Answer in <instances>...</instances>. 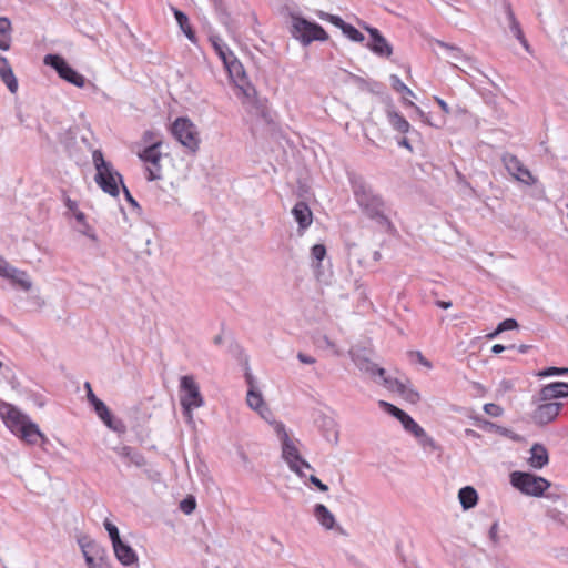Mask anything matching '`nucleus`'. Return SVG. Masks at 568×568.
Masks as SVG:
<instances>
[{"mask_svg": "<svg viewBox=\"0 0 568 568\" xmlns=\"http://www.w3.org/2000/svg\"><path fill=\"white\" fill-rule=\"evenodd\" d=\"M349 184L362 212L376 224L387 230L393 223L385 213L386 204L383 197L374 191L372 185L362 175L349 174Z\"/></svg>", "mask_w": 568, "mask_h": 568, "instance_id": "obj_1", "label": "nucleus"}, {"mask_svg": "<svg viewBox=\"0 0 568 568\" xmlns=\"http://www.w3.org/2000/svg\"><path fill=\"white\" fill-rule=\"evenodd\" d=\"M0 417L10 432L27 444L34 445L40 440L41 446L44 447V445L49 443V439L41 433L36 423L17 407L1 399Z\"/></svg>", "mask_w": 568, "mask_h": 568, "instance_id": "obj_2", "label": "nucleus"}, {"mask_svg": "<svg viewBox=\"0 0 568 568\" xmlns=\"http://www.w3.org/2000/svg\"><path fill=\"white\" fill-rule=\"evenodd\" d=\"M92 161L95 168L94 181L99 187L106 194L118 197L120 185H124L122 174L114 169L110 161H106L101 150H94Z\"/></svg>", "mask_w": 568, "mask_h": 568, "instance_id": "obj_3", "label": "nucleus"}, {"mask_svg": "<svg viewBox=\"0 0 568 568\" xmlns=\"http://www.w3.org/2000/svg\"><path fill=\"white\" fill-rule=\"evenodd\" d=\"M291 18L292 26L290 33L294 39L298 40L303 47H307L314 41L324 42L328 39L327 32L317 22L310 21L296 13H291Z\"/></svg>", "mask_w": 568, "mask_h": 568, "instance_id": "obj_4", "label": "nucleus"}, {"mask_svg": "<svg viewBox=\"0 0 568 568\" xmlns=\"http://www.w3.org/2000/svg\"><path fill=\"white\" fill-rule=\"evenodd\" d=\"M180 404L183 416L190 422L193 419V409L204 405L200 386L193 375H183L180 377Z\"/></svg>", "mask_w": 568, "mask_h": 568, "instance_id": "obj_5", "label": "nucleus"}, {"mask_svg": "<svg viewBox=\"0 0 568 568\" xmlns=\"http://www.w3.org/2000/svg\"><path fill=\"white\" fill-rule=\"evenodd\" d=\"M509 478L511 486L527 496L541 497L551 486L546 478L528 471H513Z\"/></svg>", "mask_w": 568, "mask_h": 568, "instance_id": "obj_6", "label": "nucleus"}, {"mask_svg": "<svg viewBox=\"0 0 568 568\" xmlns=\"http://www.w3.org/2000/svg\"><path fill=\"white\" fill-rule=\"evenodd\" d=\"M224 67L229 73L230 79L240 90L241 94L250 102H256L257 91L255 87L248 80L246 71L242 62L235 57L224 63Z\"/></svg>", "mask_w": 568, "mask_h": 568, "instance_id": "obj_7", "label": "nucleus"}, {"mask_svg": "<svg viewBox=\"0 0 568 568\" xmlns=\"http://www.w3.org/2000/svg\"><path fill=\"white\" fill-rule=\"evenodd\" d=\"M43 62L45 65L55 70L58 75L64 81L78 88H83L85 85V78L73 69L60 54L49 53L44 57Z\"/></svg>", "mask_w": 568, "mask_h": 568, "instance_id": "obj_8", "label": "nucleus"}, {"mask_svg": "<svg viewBox=\"0 0 568 568\" xmlns=\"http://www.w3.org/2000/svg\"><path fill=\"white\" fill-rule=\"evenodd\" d=\"M173 136L192 152H196L200 144V138L196 126L189 118H178L171 128Z\"/></svg>", "mask_w": 568, "mask_h": 568, "instance_id": "obj_9", "label": "nucleus"}, {"mask_svg": "<svg viewBox=\"0 0 568 568\" xmlns=\"http://www.w3.org/2000/svg\"><path fill=\"white\" fill-rule=\"evenodd\" d=\"M277 433L282 440V457H283V459L287 463V465L292 471H294L298 477L304 478L305 474L302 471V469L297 465V460L301 459V454L298 453V449L296 448L294 443L290 439L283 425L280 426Z\"/></svg>", "mask_w": 568, "mask_h": 568, "instance_id": "obj_10", "label": "nucleus"}, {"mask_svg": "<svg viewBox=\"0 0 568 568\" xmlns=\"http://www.w3.org/2000/svg\"><path fill=\"white\" fill-rule=\"evenodd\" d=\"M537 407L531 414V419L537 426H546L554 422L564 404L560 402H540L536 403Z\"/></svg>", "mask_w": 568, "mask_h": 568, "instance_id": "obj_11", "label": "nucleus"}, {"mask_svg": "<svg viewBox=\"0 0 568 568\" xmlns=\"http://www.w3.org/2000/svg\"><path fill=\"white\" fill-rule=\"evenodd\" d=\"M503 162L509 174H511L517 181L525 183L527 185H532L537 183V178H535L531 174V172L521 163V161L516 155L506 153L503 156Z\"/></svg>", "mask_w": 568, "mask_h": 568, "instance_id": "obj_12", "label": "nucleus"}, {"mask_svg": "<svg viewBox=\"0 0 568 568\" xmlns=\"http://www.w3.org/2000/svg\"><path fill=\"white\" fill-rule=\"evenodd\" d=\"M93 410L98 415V417L103 422V424L110 428L111 430L123 434L126 432V426L123 423L122 419L116 418L109 409V407L105 405V403L101 399L93 403L92 405Z\"/></svg>", "mask_w": 568, "mask_h": 568, "instance_id": "obj_13", "label": "nucleus"}, {"mask_svg": "<svg viewBox=\"0 0 568 568\" xmlns=\"http://www.w3.org/2000/svg\"><path fill=\"white\" fill-rule=\"evenodd\" d=\"M566 397H568V383L552 382L544 385L541 389L532 396V404Z\"/></svg>", "mask_w": 568, "mask_h": 568, "instance_id": "obj_14", "label": "nucleus"}, {"mask_svg": "<svg viewBox=\"0 0 568 568\" xmlns=\"http://www.w3.org/2000/svg\"><path fill=\"white\" fill-rule=\"evenodd\" d=\"M0 276L9 278L14 285L26 292L30 291L32 287L29 275L24 271L13 267L6 261L0 263Z\"/></svg>", "mask_w": 568, "mask_h": 568, "instance_id": "obj_15", "label": "nucleus"}, {"mask_svg": "<svg viewBox=\"0 0 568 568\" xmlns=\"http://www.w3.org/2000/svg\"><path fill=\"white\" fill-rule=\"evenodd\" d=\"M81 548L89 568H110L109 565L104 561L106 551L100 545L95 542H89L87 545H82Z\"/></svg>", "mask_w": 568, "mask_h": 568, "instance_id": "obj_16", "label": "nucleus"}, {"mask_svg": "<svg viewBox=\"0 0 568 568\" xmlns=\"http://www.w3.org/2000/svg\"><path fill=\"white\" fill-rule=\"evenodd\" d=\"M371 41L366 47L381 58H389L393 54V47L378 29L368 30Z\"/></svg>", "mask_w": 568, "mask_h": 568, "instance_id": "obj_17", "label": "nucleus"}, {"mask_svg": "<svg viewBox=\"0 0 568 568\" xmlns=\"http://www.w3.org/2000/svg\"><path fill=\"white\" fill-rule=\"evenodd\" d=\"M351 357L359 371L367 373L372 377L379 376L382 379L386 375V371L372 362L364 352H351Z\"/></svg>", "mask_w": 568, "mask_h": 568, "instance_id": "obj_18", "label": "nucleus"}, {"mask_svg": "<svg viewBox=\"0 0 568 568\" xmlns=\"http://www.w3.org/2000/svg\"><path fill=\"white\" fill-rule=\"evenodd\" d=\"M348 79L354 83L361 91H366L375 95H381L385 92L386 87L384 83L376 80L364 79L357 74L348 73Z\"/></svg>", "mask_w": 568, "mask_h": 568, "instance_id": "obj_19", "label": "nucleus"}, {"mask_svg": "<svg viewBox=\"0 0 568 568\" xmlns=\"http://www.w3.org/2000/svg\"><path fill=\"white\" fill-rule=\"evenodd\" d=\"M116 559L123 566H132L138 562V555L134 549L123 540L112 545Z\"/></svg>", "mask_w": 568, "mask_h": 568, "instance_id": "obj_20", "label": "nucleus"}, {"mask_svg": "<svg viewBox=\"0 0 568 568\" xmlns=\"http://www.w3.org/2000/svg\"><path fill=\"white\" fill-rule=\"evenodd\" d=\"M292 214L298 224L300 232L306 230L312 224L313 213L306 202H297L292 209Z\"/></svg>", "mask_w": 568, "mask_h": 568, "instance_id": "obj_21", "label": "nucleus"}, {"mask_svg": "<svg viewBox=\"0 0 568 568\" xmlns=\"http://www.w3.org/2000/svg\"><path fill=\"white\" fill-rule=\"evenodd\" d=\"M530 457L528 464L534 469H541L549 463V454L547 448L539 443H535L530 448Z\"/></svg>", "mask_w": 568, "mask_h": 568, "instance_id": "obj_22", "label": "nucleus"}, {"mask_svg": "<svg viewBox=\"0 0 568 568\" xmlns=\"http://www.w3.org/2000/svg\"><path fill=\"white\" fill-rule=\"evenodd\" d=\"M386 116L390 126L400 133H407L410 129L409 122L394 108L388 105L386 108Z\"/></svg>", "mask_w": 568, "mask_h": 568, "instance_id": "obj_23", "label": "nucleus"}, {"mask_svg": "<svg viewBox=\"0 0 568 568\" xmlns=\"http://www.w3.org/2000/svg\"><path fill=\"white\" fill-rule=\"evenodd\" d=\"M0 78L7 85L11 93H16L18 90V81L12 71V68L8 59L3 55L0 57Z\"/></svg>", "mask_w": 568, "mask_h": 568, "instance_id": "obj_24", "label": "nucleus"}, {"mask_svg": "<svg viewBox=\"0 0 568 568\" xmlns=\"http://www.w3.org/2000/svg\"><path fill=\"white\" fill-rule=\"evenodd\" d=\"M162 145L161 141L152 142L150 145L145 146L140 153L139 158L146 164L159 166L162 154L160 148Z\"/></svg>", "mask_w": 568, "mask_h": 568, "instance_id": "obj_25", "label": "nucleus"}, {"mask_svg": "<svg viewBox=\"0 0 568 568\" xmlns=\"http://www.w3.org/2000/svg\"><path fill=\"white\" fill-rule=\"evenodd\" d=\"M314 517L327 530L334 529L336 520L331 510L323 504L314 506Z\"/></svg>", "mask_w": 568, "mask_h": 568, "instance_id": "obj_26", "label": "nucleus"}, {"mask_svg": "<svg viewBox=\"0 0 568 568\" xmlns=\"http://www.w3.org/2000/svg\"><path fill=\"white\" fill-rule=\"evenodd\" d=\"M172 11H173L174 18H175L180 29L182 30V32L185 34V37L191 42L195 43L196 34L190 24V20H189V17L186 16V13H184L182 10H180L175 7H172Z\"/></svg>", "mask_w": 568, "mask_h": 568, "instance_id": "obj_27", "label": "nucleus"}, {"mask_svg": "<svg viewBox=\"0 0 568 568\" xmlns=\"http://www.w3.org/2000/svg\"><path fill=\"white\" fill-rule=\"evenodd\" d=\"M458 499L464 510L474 508L478 503V493L473 486H465L458 491Z\"/></svg>", "mask_w": 568, "mask_h": 568, "instance_id": "obj_28", "label": "nucleus"}, {"mask_svg": "<svg viewBox=\"0 0 568 568\" xmlns=\"http://www.w3.org/2000/svg\"><path fill=\"white\" fill-rule=\"evenodd\" d=\"M214 10L220 22L223 23L229 31H235L234 21L222 0H214Z\"/></svg>", "mask_w": 568, "mask_h": 568, "instance_id": "obj_29", "label": "nucleus"}, {"mask_svg": "<svg viewBox=\"0 0 568 568\" xmlns=\"http://www.w3.org/2000/svg\"><path fill=\"white\" fill-rule=\"evenodd\" d=\"M246 402H247V405L252 409L258 412L262 417H265L264 416V410L268 412V408L266 407V405L264 403V399H263V396H262L261 392L251 388L247 392Z\"/></svg>", "mask_w": 568, "mask_h": 568, "instance_id": "obj_30", "label": "nucleus"}, {"mask_svg": "<svg viewBox=\"0 0 568 568\" xmlns=\"http://www.w3.org/2000/svg\"><path fill=\"white\" fill-rule=\"evenodd\" d=\"M211 42L216 54L223 61V64L231 60L233 57H235L233 51L227 47L226 43L223 42L221 38L213 37L211 38Z\"/></svg>", "mask_w": 568, "mask_h": 568, "instance_id": "obj_31", "label": "nucleus"}, {"mask_svg": "<svg viewBox=\"0 0 568 568\" xmlns=\"http://www.w3.org/2000/svg\"><path fill=\"white\" fill-rule=\"evenodd\" d=\"M119 454L121 457L128 458L132 464H134L138 467L145 465L144 456L130 446L121 447Z\"/></svg>", "mask_w": 568, "mask_h": 568, "instance_id": "obj_32", "label": "nucleus"}, {"mask_svg": "<svg viewBox=\"0 0 568 568\" xmlns=\"http://www.w3.org/2000/svg\"><path fill=\"white\" fill-rule=\"evenodd\" d=\"M507 20L509 30L513 33V36L518 40L521 39L524 34L521 27L518 22V20L515 17V13L513 12L511 8L508 6L506 11Z\"/></svg>", "mask_w": 568, "mask_h": 568, "instance_id": "obj_33", "label": "nucleus"}, {"mask_svg": "<svg viewBox=\"0 0 568 568\" xmlns=\"http://www.w3.org/2000/svg\"><path fill=\"white\" fill-rule=\"evenodd\" d=\"M400 424L403 428L407 433H410L414 437L424 435V428L417 424L408 414L405 416Z\"/></svg>", "mask_w": 568, "mask_h": 568, "instance_id": "obj_34", "label": "nucleus"}, {"mask_svg": "<svg viewBox=\"0 0 568 568\" xmlns=\"http://www.w3.org/2000/svg\"><path fill=\"white\" fill-rule=\"evenodd\" d=\"M436 43L447 50L449 58L453 61H462L466 60V55L463 53V50L459 47L446 43L444 41L437 40Z\"/></svg>", "mask_w": 568, "mask_h": 568, "instance_id": "obj_35", "label": "nucleus"}, {"mask_svg": "<svg viewBox=\"0 0 568 568\" xmlns=\"http://www.w3.org/2000/svg\"><path fill=\"white\" fill-rule=\"evenodd\" d=\"M379 406L387 413L389 414L390 416L395 417L397 420H399L402 423V420L405 418V416L407 415V413L400 408H398L397 406L388 403V402H385V400H381L379 402Z\"/></svg>", "mask_w": 568, "mask_h": 568, "instance_id": "obj_36", "label": "nucleus"}, {"mask_svg": "<svg viewBox=\"0 0 568 568\" xmlns=\"http://www.w3.org/2000/svg\"><path fill=\"white\" fill-rule=\"evenodd\" d=\"M415 438L417 439L418 444L423 447L424 450H442L440 445L437 444L433 437L428 436L425 430L424 435L416 436Z\"/></svg>", "mask_w": 568, "mask_h": 568, "instance_id": "obj_37", "label": "nucleus"}, {"mask_svg": "<svg viewBox=\"0 0 568 568\" xmlns=\"http://www.w3.org/2000/svg\"><path fill=\"white\" fill-rule=\"evenodd\" d=\"M389 79L393 90L404 95L415 97L414 92L400 80L398 75L392 74Z\"/></svg>", "mask_w": 568, "mask_h": 568, "instance_id": "obj_38", "label": "nucleus"}, {"mask_svg": "<svg viewBox=\"0 0 568 568\" xmlns=\"http://www.w3.org/2000/svg\"><path fill=\"white\" fill-rule=\"evenodd\" d=\"M316 16L324 21H328L336 28L343 30L347 22H345L339 16L331 14L328 12H324L322 10L316 12Z\"/></svg>", "mask_w": 568, "mask_h": 568, "instance_id": "obj_39", "label": "nucleus"}, {"mask_svg": "<svg viewBox=\"0 0 568 568\" xmlns=\"http://www.w3.org/2000/svg\"><path fill=\"white\" fill-rule=\"evenodd\" d=\"M342 32L353 42L361 43L365 40L364 34L351 23H346Z\"/></svg>", "mask_w": 568, "mask_h": 568, "instance_id": "obj_40", "label": "nucleus"}, {"mask_svg": "<svg viewBox=\"0 0 568 568\" xmlns=\"http://www.w3.org/2000/svg\"><path fill=\"white\" fill-rule=\"evenodd\" d=\"M536 375L540 378L550 377V376H566V375H568V367L550 366V367L540 369Z\"/></svg>", "mask_w": 568, "mask_h": 568, "instance_id": "obj_41", "label": "nucleus"}, {"mask_svg": "<svg viewBox=\"0 0 568 568\" xmlns=\"http://www.w3.org/2000/svg\"><path fill=\"white\" fill-rule=\"evenodd\" d=\"M382 383L384 386H386L388 388L395 387L396 392H398L400 395L405 392V389L408 386L407 384L403 383L402 381H399L397 378L387 377L386 375L384 376V378H382Z\"/></svg>", "mask_w": 568, "mask_h": 568, "instance_id": "obj_42", "label": "nucleus"}, {"mask_svg": "<svg viewBox=\"0 0 568 568\" xmlns=\"http://www.w3.org/2000/svg\"><path fill=\"white\" fill-rule=\"evenodd\" d=\"M103 526H104L105 530L108 531V535L111 539L112 545L122 540L121 536H120V531L113 523H111L109 519H105L103 523Z\"/></svg>", "mask_w": 568, "mask_h": 568, "instance_id": "obj_43", "label": "nucleus"}, {"mask_svg": "<svg viewBox=\"0 0 568 568\" xmlns=\"http://www.w3.org/2000/svg\"><path fill=\"white\" fill-rule=\"evenodd\" d=\"M196 500L192 495L186 496L180 503V509L185 514L190 515L195 510Z\"/></svg>", "mask_w": 568, "mask_h": 568, "instance_id": "obj_44", "label": "nucleus"}, {"mask_svg": "<svg viewBox=\"0 0 568 568\" xmlns=\"http://www.w3.org/2000/svg\"><path fill=\"white\" fill-rule=\"evenodd\" d=\"M326 253L327 251L324 244H314L311 248V256L313 261H316L318 264L325 258Z\"/></svg>", "mask_w": 568, "mask_h": 568, "instance_id": "obj_45", "label": "nucleus"}, {"mask_svg": "<svg viewBox=\"0 0 568 568\" xmlns=\"http://www.w3.org/2000/svg\"><path fill=\"white\" fill-rule=\"evenodd\" d=\"M403 104L405 106H409V108H413L415 113L417 114V116L425 123L432 125V123L429 122L426 113L418 106L416 105L413 101L408 100L406 97H403Z\"/></svg>", "mask_w": 568, "mask_h": 568, "instance_id": "obj_46", "label": "nucleus"}, {"mask_svg": "<svg viewBox=\"0 0 568 568\" xmlns=\"http://www.w3.org/2000/svg\"><path fill=\"white\" fill-rule=\"evenodd\" d=\"M519 324L515 318H506L498 323L497 325V333H503L510 329L518 328Z\"/></svg>", "mask_w": 568, "mask_h": 568, "instance_id": "obj_47", "label": "nucleus"}, {"mask_svg": "<svg viewBox=\"0 0 568 568\" xmlns=\"http://www.w3.org/2000/svg\"><path fill=\"white\" fill-rule=\"evenodd\" d=\"M484 412L491 417H499L504 414V408L495 403L484 405Z\"/></svg>", "mask_w": 568, "mask_h": 568, "instance_id": "obj_48", "label": "nucleus"}, {"mask_svg": "<svg viewBox=\"0 0 568 568\" xmlns=\"http://www.w3.org/2000/svg\"><path fill=\"white\" fill-rule=\"evenodd\" d=\"M402 396L412 404H416L420 399L419 393L416 389H414L410 385L407 386Z\"/></svg>", "mask_w": 568, "mask_h": 568, "instance_id": "obj_49", "label": "nucleus"}, {"mask_svg": "<svg viewBox=\"0 0 568 568\" xmlns=\"http://www.w3.org/2000/svg\"><path fill=\"white\" fill-rule=\"evenodd\" d=\"M562 43L560 45V54L568 63V28H564L560 32Z\"/></svg>", "mask_w": 568, "mask_h": 568, "instance_id": "obj_50", "label": "nucleus"}, {"mask_svg": "<svg viewBox=\"0 0 568 568\" xmlns=\"http://www.w3.org/2000/svg\"><path fill=\"white\" fill-rule=\"evenodd\" d=\"M145 178H146L148 181L160 180L162 178V175H161V165L153 166V165L149 164L146 166V175H145Z\"/></svg>", "mask_w": 568, "mask_h": 568, "instance_id": "obj_51", "label": "nucleus"}, {"mask_svg": "<svg viewBox=\"0 0 568 568\" xmlns=\"http://www.w3.org/2000/svg\"><path fill=\"white\" fill-rule=\"evenodd\" d=\"M12 31L11 21L7 17H0V36H10Z\"/></svg>", "mask_w": 568, "mask_h": 568, "instance_id": "obj_52", "label": "nucleus"}, {"mask_svg": "<svg viewBox=\"0 0 568 568\" xmlns=\"http://www.w3.org/2000/svg\"><path fill=\"white\" fill-rule=\"evenodd\" d=\"M122 191L124 193V197L128 201V203L135 209L136 211H141L140 204L136 202V200L132 196L129 189L125 186V184L122 186Z\"/></svg>", "mask_w": 568, "mask_h": 568, "instance_id": "obj_53", "label": "nucleus"}, {"mask_svg": "<svg viewBox=\"0 0 568 568\" xmlns=\"http://www.w3.org/2000/svg\"><path fill=\"white\" fill-rule=\"evenodd\" d=\"M308 481L314 485L320 491L326 493L328 490V486L324 484L318 477L315 475H311Z\"/></svg>", "mask_w": 568, "mask_h": 568, "instance_id": "obj_54", "label": "nucleus"}, {"mask_svg": "<svg viewBox=\"0 0 568 568\" xmlns=\"http://www.w3.org/2000/svg\"><path fill=\"white\" fill-rule=\"evenodd\" d=\"M410 356L415 357L418 363H420L423 366L427 368H432V363L419 352V351H413L410 352Z\"/></svg>", "mask_w": 568, "mask_h": 568, "instance_id": "obj_55", "label": "nucleus"}, {"mask_svg": "<svg viewBox=\"0 0 568 568\" xmlns=\"http://www.w3.org/2000/svg\"><path fill=\"white\" fill-rule=\"evenodd\" d=\"M480 424L478 425L479 428H481L483 430H486V432H497V428L499 425L493 423V422H489L487 419H479Z\"/></svg>", "mask_w": 568, "mask_h": 568, "instance_id": "obj_56", "label": "nucleus"}, {"mask_svg": "<svg viewBox=\"0 0 568 568\" xmlns=\"http://www.w3.org/2000/svg\"><path fill=\"white\" fill-rule=\"evenodd\" d=\"M84 389L87 392V398H88V402L90 403V405H92L93 403H95V402H98L100 399L93 393L92 386H91V384L89 382L84 383Z\"/></svg>", "mask_w": 568, "mask_h": 568, "instance_id": "obj_57", "label": "nucleus"}, {"mask_svg": "<svg viewBox=\"0 0 568 568\" xmlns=\"http://www.w3.org/2000/svg\"><path fill=\"white\" fill-rule=\"evenodd\" d=\"M297 359L301 363L307 364V365L314 364L316 362L315 357L307 355L305 353H302V352L297 353Z\"/></svg>", "mask_w": 568, "mask_h": 568, "instance_id": "obj_58", "label": "nucleus"}, {"mask_svg": "<svg viewBox=\"0 0 568 568\" xmlns=\"http://www.w3.org/2000/svg\"><path fill=\"white\" fill-rule=\"evenodd\" d=\"M496 433L501 435V436L508 437V438H513V439L517 438V435L514 434V432L511 429H508V428L503 427V426H498Z\"/></svg>", "mask_w": 568, "mask_h": 568, "instance_id": "obj_59", "label": "nucleus"}, {"mask_svg": "<svg viewBox=\"0 0 568 568\" xmlns=\"http://www.w3.org/2000/svg\"><path fill=\"white\" fill-rule=\"evenodd\" d=\"M80 232L82 234H84L85 236L90 237L91 240L93 241H97V235L93 231V229L89 225V224H85L81 230Z\"/></svg>", "mask_w": 568, "mask_h": 568, "instance_id": "obj_60", "label": "nucleus"}, {"mask_svg": "<svg viewBox=\"0 0 568 568\" xmlns=\"http://www.w3.org/2000/svg\"><path fill=\"white\" fill-rule=\"evenodd\" d=\"M515 347H516V345H515V344H511V345H509V346H505V345H501V344H495V345L491 347V352H493L494 354H500V353H503V352H504V351H506V349H513V348H515Z\"/></svg>", "mask_w": 568, "mask_h": 568, "instance_id": "obj_61", "label": "nucleus"}, {"mask_svg": "<svg viewBox=\"0 0 568 568\" xmlns=\"http://www.w3.org/2000/svg\"><path fill=\"white\" fill-rule=\"evenodd\" d=\"M11 47V36H6L0 39V50L8 51Z\"/></svg>", "mask_w": 568, "mask_h": 568, "instance_id": "obj_62", "label": "nucleus"}, {"mask_svg": "<svg viewBox=\"0 0 568 568\" xmlns=\"http://www.w3.org/2000/svg\"><path fill=\"white\" fill-rule=\"evenodd\" d=\"M436 103L439 105V108L442 109V111L445 113V114H449L450 113V108L448 106V104L439 97H434Z\"/></svg>", "mask_w": 568, "mask_h": 568, "instance_id": "obj_63", "label": "nucleus"}, {"mask_svg": "<svg viewBox=\"0 0 568 568\" xmlns=\"http://www.w3.org/2000/svg\"><path fill=\"white\" fill-rule=\"evenodd\" d=\"M74 217H75L77 222H78V223H80L82 226H84L85 224H88V223L85 222V214H84L83 212H81V211H77V212L74 213Z\"/></svg>", "mask_w": 568, "mask_h": 568, "instance_id": "obj_64", "label": "nucleus"}]
</instances>
